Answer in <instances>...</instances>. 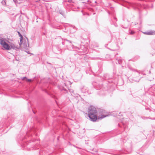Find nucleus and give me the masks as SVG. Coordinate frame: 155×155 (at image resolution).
<instances>
[{
	"mask_svg": "<svg viewBox=\"0 0 155 155\" xmlns=\"http://www.w3.org/2000/svg\"><path fill=\"white\" fill-rule=\"evenodd\" d=\"M97 112L95 107L92 106H90L88 110V117L91 121L95 122L97 118Z\"/></svg>",
	"mask_w": 155,
	"mask_h": 155,
	"instance_id": "obj_1",
	"label": "nucleus"
},
{
	"mask_svg": "<svg viewBox=\"0 0 155 155\" xmlns=\"http://www.w3.org/2000/svg\"><path fill=\"white\" fill-rule=\"evenodd\" d=\"M6 39L2 38H0V44L4 49L9 50L11 49L10 46L6 42Z\"/></svg>",
	"mask_w": 155,
	"mask_h": 155,
	"instance_id": "obj_2",
	"label": "nucleus"
},
{
	"mask_svg": "<svg viewBox=\"0 0 155 155\" xmlns=\"http://www.w3.org/2000/svg\"><path fill=\"white\" fill-rule=\"evenodd\" d=\"M143 33L145 35H153V31L152 30H150L149 31L143 32Z\"/></svg>",
	"mask_w": 155,
	"mask_h": 155,
	"instance_id": "obj_3",
	"label": "nucleus"
},
{
	"mask_svg": "<svg viewBox=\"0 0 155 155\" xmlns=\"http://www.w3.org/2000/svg\"><path fill=\"white\" fill-rule=\"evenodd\" d=\"M18 35L20 37V42L19 43V45H21L22 44V42H23V37L22 36V35H21V34H20V33L18 31Z\"/></svg>",
	"mask_w": 155,
	"mask_h": 155,
	"instance_id": "obj_4",
	"label": "nucleus"
},
{
	"mask_svg": "<svg viewBox=\"0 0 155 155\" xmlns=\"http://www.w3.org/2000/svg\"><path fill=\"white\" fill-rule=\"evenodd\" d=\"M28 41V40L27 39V41ZM27 45H28V42H26V41H25H25H24V42L23 44V45L24 46V48L25 49H27L28 48V46Z\"/></svg>",
	"mask_w": 155,
	"mask_h": 155,
	"instance_id": "obj_5",
	"label": "nucleus"
},
{
	"mask_svg": "<svg viewBox=\"0 0 155 155\" xmlns=\"http://www.w3.org/2000/svg\"><path fill=\"white\" fill-rule=\"evenodd\" d=\"M118 63L119 64H121L122 63V60L120 59H117Z\"/></svg>",
	"mask_w": 155,
	"mask_h": 155,
	"instance_id": "obj_6",
	"label": "nucleus"
},
{
	"mask_svg": "<svg viewBox=\"0 0 155 155\" xmlns=\"http://www.w3.org/2000/svg\"><path fill=\"white\" fill-rule=\"evenodd\" d=\"M6 0H3V1H2V3L3 5H6Z\"/></svg>",
	"mask_w": 155,
	"mask_h": 155,
	"instance_id": "obj_7",
	"label": "nucleus"
},
{
	"mask_svg": "<svg viewBox=\"0 0 155 155\" xmlns=\"http://www.w3.org/2000/svg\"><path fill=\"white\" fill-rule=\"evenodd\" d=\"M58 87L59 89L61 91H62L63 90L65 91V89L63 87L60 86Z\"/></svg>",
	"mask_w": 155,
	"mask_h": 155,
	"instance_id": "obj_8",
	"label": "nucleus"
},
{
	"mask_svg": "<svg viewBox=\"0 0 155 155\" xmlns=\"http://www.w3.org/2000/svg\"><path fill=\"white\" fill-rule=\"evenodd\" d=\"M107 116H108V115H103L101 116V118H104V117H106Z\"/></svg>",
	"mask_w": 155,
	"mask_h": 155,
	"instance_id": "obj_9",
	"label": "nucleus"
},
{
	"mask_svg": "<svg viewBox=\"0 0 155 155\" xmlns=\"http://www.w3.org/2000/svg\"><path fill=\"white\" fill-rule=\"evenodd\" d=\"M62 39L63 40H64V41H68V42H69V43H71V41H69V40H67V39H63L62 38Z\"/></svg>",
	"mask_w": 155,
	"mask_h": 155,
	"instance_id": "obj_10",
	"label": "nucleus"
},
{
	"mask_svg": "<svg viewBox=\"0 0 155 155\" xmlns=\"http://www.w3.org/2000/svg\"><path fill=\"white\" fill-rule=\"evenodd\" d=\"M11 47L13 49H14L15 48V46L14 45H11Z\"/></svg>",
	"mask_w": 155,
	"mask_h": 155,
	"instance_id": "obj_11",
	"label": "nucleus"
},
{
	"mask_svg": "<svg viewBox=\"0 0 155 155\" xmlns=\"http://www.w3.org/2000/svg\"><path fill=\"white\" fill-rule=\"evenodd\" d=\"M122 27H123V28H128V25H127V26H126L124 27L123 26V25H122Z\"/></svg>",
	"mask_w": 155,
	"mask_h": 155,
	"instance_id": "obj_12",
	"label": "nucleus"
},
{
	"mask_svg": "<svg viewBox=\"0 0 155 155\" xmlns=\"http://www.w3.org/2000/svg\"><path fill=\"white\" fill-rule=\"evenodd\" d=\"M68 2L70 3L73 2L72 0H68Z\"/></svg>",
	"mask_w": 155,
	"mask_h": 155,
	"instance_id": "obj_13",
	"label": "nucleus"
},
{
	"mask_svg": "<svg viewBox=\"0 0 155 155\" xmlns=\"http://www.w3.org/2000/svg\"><path fill=\"white\" fill-rule=\"evenodd\" d=\"M134 33V31H131V32H130V34H133Z\"/></svg>",
	"mask_w": 155,
	"mask_h": 155,
	"instance_id": "obj_14",
	"label": "nucleus"
},
{
	"mask_svg": "<svg viewBox=\"0 0 155 155\" xmlns=\"http://www.w3.org/2000/svg\"><path fill=\"white\" fill-rule=\"evenodd\" d=\"M25 79H27V78H26V77H23L22 78V80H24Z\"/></svg>",
	"mask_w": 155,
	"mask_h": 155,
	"instance_id": "obj_15",
	"label": "nucleus"
},
{
	"mask_svg": "<svg viewBox=\"0 0 155 155\" xmlns=\"http://www.w3.org/2000/svg\"><path fill=\"white\" fill-rule=\"evenodd\" d=\"M26 81H31V80L30 79H28L27 78L26 79Z\"/></svg>",
	"mask_w": 155,
	"mask_h": 155,
	"instance_id": "obj_16",
	"label": "nucleus"
},
{
	"mask_svg": "<svg viewBox=\"0 0 155 155\" xmlns=\"http://www.w3.org/2000/svg\"><path fill=\"white\" fill-rule=\"evenodd\" d=\"M153 35H155V31H153Z\"/></svg>",
	"mask_w": 155,
	"mask_h": 155,
	"instance_id": "obj_17",
	"label": "nucleus"
},
{
	"mask_svg": "<svg viewBox=\"0 0 155 155\" xmlns=\"http://www.w3.org/2000/svg\"><path fill=\"white\" fill-rule=\"evenodd\" d=\"M114 19L115 20H116V21H117V19H116V18H115V17H114Z\"/></svg>",
	"mask_w": 155,
	"mask_h": 155,
	"instance_id": "obj_18",
	"label": "nucleus"
},
{
	"mask_svg": "<svg viewBox=\"0 0 155 155\" xmlns=\"http://www.w3.org/2000/svg\"><path fill=\"white\" fill-rule=\"evenodd\" d=\"M62 44L63 45H64V42H62Z\"/></svg>",
	"mask_w": 155,
	"mask_h": 155,
	"instance_id": "obj_19",
	"label": "nucleus"
},
{
	"mask_svg": "<svg viewBox=\"0 0 155 155\" xmlns=\"http://www.w3.org/2000/svg\"><path fill=\"white\" fill-rule=\"evenodd\" d=\"M60 13L62 15V12H60Z\"/></svg>",
	"mask_w": 155,
	"mask_h": 155,
	"instance_id": "obj_20",
	"label": "nucleus"
},
{
	"mask_svg": "<svg viewBox=\"0 0 155 155\" xmlns=\"http://www.w3.org/2000/svg\"><path fill=\"white\" fill-rule=\"evenodd\" d=\"M136 72H137L138 73H139L137 71V70H136Z\"/></svg>",
	"mask_w": 155,
	"mask_h": 155,
	"instance_id": "obj_21",
	"label": "nucleus"
},
{
	"mask_svg": "<svg viewBox=\"0 0 155 155\" xmlns=\"http://www.w3.org/2000/svg\"><path fill=\"white\" fill-rule=\"evenodd\" d=\"M149 118V117H146V118Z\"/></svg>",
	"mask_w": 155,
	"mask_h": 155,
	"instance_id": "obj_22",
	"label": "nucleus"
},
{
	"mask_svg": "<svg viewBox=\"0 0 155 155\" xmlns=\"http://www.w3.org/2000/svg\"><path fill=\"white\" fill-rule=\"evenodd\" d=\"M16 60H17V61H18V60H17L16 59Z\"/></svg>",
	"mask_w": 155,
	"mask_h": 155,
	"instance_id": "obj_23",
	"label": "nucleus"
},
{
	"mask_svg": "<svg viewBox=\"0 0 155 155\" xmlns=\"http://www.w3.org/2000/svg\"><path fill=\"white\" fill-rule=\"evenodd\" d=\"M14 2H15V0H14Z\"/></svg>",
	"mask_w": 155,
	"mask_h": 155,
	"instance_id": "obj_24",
	"label": "nucleus"
}]
</instances>
